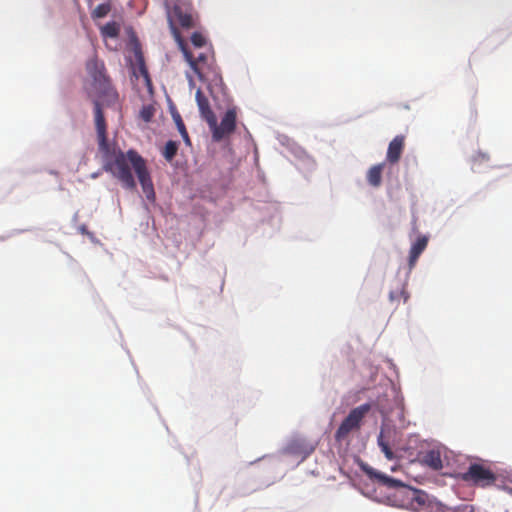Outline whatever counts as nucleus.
Here are the masks:
<instances>
[{"label": "nucleus", "mask_w": 512, "mask_h": 512, "mask_svg": "<svg viewBox=\"0 0 512 512\" xmlns=\"http://www.w3.org/2000/svg\"><path fill=\"white\" fill-rule=\"evenodd\" d=\"M172 116H173V120L177 126L179 133L186 130L185 124H184L180 114L175 112L172 114Z\"/></svg>", "instance_id": "obj_22"}, {"label": "nucleus", "mask_w": 512, "mask_h": 512, "mask_svg": "<svg viewBox=\"0 0 512 512\" xmlns=\"http://www.w3.org/2000/svg\"><path fill=\"white\" fill-rule=\"evenodd\" d=\"M137 59V70L134 71V75L139 78L141 77L143 80L144 85L147 87V89L151 92L152 91V81L149 75V72L147 70V67L145 65L143 56L141 53L136 55Z\"/></svg>", "instance_id": "obj_13"}, {"label": "nucleus", "mask_w": 512, "mask_h": 512, "mask_svg": "<svg viewBox=\"0 0 512 512\" xmlns=\"http://www.w3.org/2000/svg\"><path fill=\"white\" fill-rule=\"evenodd\" d=\"M183 53L185 59L201 81L216 82L221 80L219 72L215 69L210 57L206 53L199 52L195 55L187 49H183Z\"/></svg>", "instance_id": "obj_4"}, {"label": "nucleus", "mask_w": 512, "mask_h": 512, "mask_svg": "<svg viewBox=\"0 0 512 512\" xmlns=\"http://www.w3.org/2000/svg\"><path fill=\"white\" fill-rule=\"evenodd\" d=\"M458 478L470 486L485 489L494 486L498 476L491 465L481 460L470 463L464 472L459 473Z\"/></svg>", "instance_id": "obj_3"}, {"label": "nucleus", "mask_w": 512, "mask_h": 512, "mask_svg": "<svg viewBox=\"0 0 512 512\" xmlns=\"http://www.w3.org/2000/svg\"><path fill=\"white\" fill-rule=\"evenodd\" d=\"M120 32V27L116 22H108L101 27V35L103 37L116 38Z\"/></svg>", "instance_id": "obj_16"}, {"label": "nucleus", "mask_w": 512, "mask_h": 512, "mask_svg": "<svg viewBox=\"0 0 512 512\" xmlns=\"http://www.w3.org/2000/svg\"><path fill=\"white\" fill-rule=\"evenodd\" d=\"M402 506L416 512H431V501L427 493L411 487H403Z\"/></svg>", "instance_id": "obj_7"}, {"label": "nucleus", "mask_w": 512, "mask_h": 512, "mask_svg": "<svg viewBox=\"0 0 512 512\" xmlns=\"http://www.w3.org/2000/svg\"><path fill=\"white\" fill-rule=\"evenodd\" d=\"M100 99L101 98H92V102L94 104V118L99 150L104 158L103 169L110 172L118 179L125 189L134 190L136 188V182L131 172V165L146 199L150 202H154L156 195L146 160L134 149H130L124 153L121 150L116 151L108 143L107 125Z\"/></svg>", "instance_id": "obj_1"}, {"label": "nucleus", "mask_w": 512, "mask_h": 512, "mask_svg": "<svg viewBox=\"0 0 512 512\" xmlns=\"http://www.w3.org/2000/svg\"><path fill=\"white\" fill-rule=\"evenodd\" d=\"M428 244V238L426 236L418 237L416 242H414L411 246L409 253V267L412 269L421 253L426 249Z\"/></svg>", "instance_id": "obj_12"}, {"label": "nucleus", "mask_w": 512, "mask_h": 512, "mask_svg": "<svg viewBox=\"0 0 512 512\" xmlns=\"http://www.w3.org/2000/svg\"><path fill=\"white\" fill-rule=\"evenodd\" d=\"M195 98L202 119H204L207 124H214V117L216 115L211 109L208 98L204 95L201 89H197Z\"/></svg>", "instance_id": "obj_11"}, {"label": "nucleus", "mask_w": 512, "mask_h": 512, "mask_svg": "<svg viewBox=\"0 0 512 512\" xmlns=\"http://www.w3.org/2000/svg\"><path fill=\"white\" fill-rule=\"evenodd\" d=\"M385 163L373 165L367 172V181L373 187H379L382 183V172Z\"/></svg>", "instance_id": "obj_14"}, {"label": "nucleus", "mask_w": 512, "mask_h": 512, "mask_svg": "<svg viewBox=\"0 0 512 512\" xmlns=\"http://www.w3.org/2000/svg\"><path fill=\"white\" fill-rule=\"evenodd\" d=\"M401 298H403L404 302H407L409 298L404 285L400 289L396 291H390L389 293V299L391 302H399Z\"/></svg>", "instance_id": "obj_19"}, {"label": "nucleus", "mask_w": 512, "mask_h": 512, "mask_svg": "<svg viewBox=\"0 0 512 512\" xmlns=\"http://www.w3.org/2000/svg\"><path fill=\"white\" fill-rule=\"evenodd\" d=\"M380 448L388 460H392L394 458V453H393L392 449L390 448L389 443H386V444L380 443Z\"/></svg>", "instance_id": "obj_23"}, {"label": "nucleus", "mask_w": 512, "mask_h": 512, "mask_svg": "<svg viewBox=\"0 0 512 512\" xmlns=\"http://www.w3.org/2000/svg\"><path fill=\"white\" fill-rule=\"evenodd\" d=\"M378 445L380 446V443L386 444L389 443L387 440H385L383 431L380 432L378 439H377Z\"/></svg>", "instance_id": "obj_26"}, {"label": "nucleus", "mask_w": 512, "mask_h": 512, "mask_svg": "<svg viewBox=\"0 0 512 512\" xmlns=\"http://www.w3.org/2000/svg\"><path fill=\"white\" fill-rule=\"evenodd\" d=\"M154 115V108L150 105L143 106L140 111V117L145 121L149 122L151 121L152 117Z\"/></svg>", "instance_id": "obj_21"}, {"label": "nucleus", "mask_w": 512, "mask_h": 512, "mask_svg": "<svg viewBox=\"0 0 512 512\" xmlns=\"http://www.w3.org/2000/svg\"><path fill=\"white\" fill-rule=\"evenodd\" d=\"M405 147V136L397 135L388 145L386 161L390 164L399 162Z\"/></svg>", "instance_id": "obj_10"}, {"label": "nucleus", "mask_w": 512, "mask_h": 512, "mask_svg": "<svg viewBox=\"0 0 512 512\" xmlns=\"http://www.w3.org/2000/svg\"><path fill=\"white\" fill-rule=\"evenodd\" d=\"M180 134H181L182 138L184 139L185 143L188 144V145H191L190 138H189L187 130H184V131L180 132Z\"/></svg>", "instance_id": "obj_24"}, {"label": "nucleus", "mask_w": 512, "mask_h": 512, "mask_svg": "<svg viewBox=\"0 0 512 512\" xmlns=\"http://www.w3.org/2000/svg\"><path fill=\"white\" fill-rule=\"evenodd\" d=\"M79 231H80V233H81V234H83V235H88V236H92V235H93L91 232H89V231H88V229H87V226H86V225H81V226L79 227Z\"/></svg>", "instance_id": "obj_25"}, {"label": "nucleus", "mask_w": 512, "mask_h": 512, "mask_svg": "<svg viewBox=\"0 0 512 512\" xmlns=\"http://www.w3.org/2000/svg\"><path fill=\"white\" fill-rule=\"evenodd\" d=\"M367 475L372 479L377 481L383 486L388 488L398 489V493L401 497H403V487H408L400 480L392 478L382 472L376 471L373 468H368L365 470Z\"/></svg>", "instance_id": "obj_8"}, {"label": "nucleus", "mask_w": 512, "mask_h": 512, "mask_svg": "<svg viewBox=\"0 0 512 512\" xmlns=\"http://www.w3.org/2000/svg\"><path fill=\"white\" fill-rule=\"evenodd\" d=\"M191 42L196 48H201L206 44V38L199 32H194L191 36Z\"/></svg>", "instance_id": "obj_20"}, {"label": "nucleus", "mask_w": 512, "mask_h": 512, "mask_svg": "<svg viewBox=\"0 0 512 512\" xmlns=\"http://www.w3.org/2000/svg\"><path fill=\"white\" fill-rule=\"evenodd\" d=\"M237 110L235 107L229 108L221 119L220 124L217 123L216 116L214 117V124H208L212 138L215 142H220L224 138L230 136L236 129Z\"/></svg>", "instance_id": "obj_6"}, {"label": "nucleus", "mask_w": 512, "mask_h": 512, "mask_svg": "<svg viewBox=\"0 0 512 512\" xmlns=\"http://www.w3.org/2000/svg\"><path fill=\"white\" fill-rule=\"evenodd\" d=\"M424 462L434 470H440L443 467L440 453L437 451H429L424 456Z\"/></svg>", "instance_id": "obj_15"}, {"label": "nucleus", "mask_w": 512, "mask_h": 512, "mask_svg": "<svg viewBox=\"0 0 512 512\" xmlns=\"http://www.w3.org/2000/svg\"><path fill=\"white\" fill-rule=\"evenodd\" d=\"M178 151V143L173 140H169L163 149L162 155L167 161H172Z\"/></svg>", "instance_id": "obj_17"}, {"label": "nucleus", "mask_w": 512, "mask_h": 512, "mask_svg": "<svg viewBox=\"0 0 512 512\" xmlns=\"http://www.w3.org/2000/svg\"><path fill=\"white\" fill-rule=\"evenodd\" d=\"M86 70L91 78V88L88 89V96L92 98H108L115 100L117 93L111 86L107 75L105 65L98 60L96 56L89 59L86 63Z\"/></svg>", "instance_id": "obj_2"}, {"label": "nucleus", "mask_w": 512, "mask_h": 512, "mask_svg": "<svg viewBox=\"0 0 512 512\" xmlns=\"http://www.w3.org/2000/svg\"><path fill=\"white\" fill-rule=\"evenodd\" d=\"M111 10L109 3L99 4L91 13L93 19H99L105 17Z\"/></svg>", "instance_id": "obj_18"}, {"label": "nucleus", "mask_w": 512, "mask_h": 512, "mask_svg": "<svg viewBox=\"0 0 512 512\" xmlns=\"http://www.w3.org/2000/svg\"><path fill=\"white\" fill-rule=\"evenodd\" d=\"M174 20H176L181 27L190 28L193 25V20L191 14L184 11L183 8L179 5H175L172 13L168 12V21L174 32H176V28L174 26Z\"/></svg>", "instance_id": "obj_9"}, {"label": "nucleus", "mask_w": 512, "mask_h": 512, "mask_svg": "<svg viewBox=\"0 0 512 512\" xmlns=\"http://www.w3.org/2000/svg\"><path fill=\"white\" fill-rule=\"evenodd\" d=\"M371 410V405L369 403L362 404L354 409H352L347 417L342 421L340 426L338 427L335 438L337 441L344 440L352 431L360 428V424L363 418L367 415V413Z\"/></svg>", "instance_id": "obj_5"}]
</instances>
